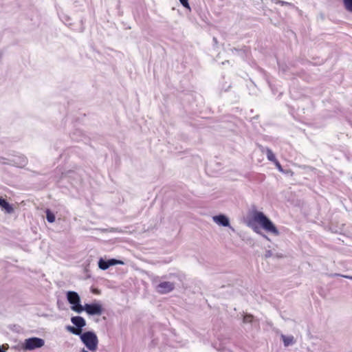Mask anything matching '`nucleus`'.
Listing matches in <instances>:
<instances>
[{
    "mask_svg": "<svg viewBox=\"0 0 352 352\" xmlns=\"http://www.w3.org/2000/svg\"><path fill=\"white\" fill-rule=\"evenodd\" d=\"M245 223L256 233H261V227L268 233L275 236L279 234V231L273 222L262 212L253 211L251 215L246 219Z\"/></svg>",
    "mask_w": 352,
    "mask_h": 352,
    "instance_id": "obj_1",
    "label": "nucleus"
},
{
    "mask_svg": "<svg viewBox=\"0 0 352 352\" xmlns=\"http://www.w3.org/2000/svg\"><path fill=\"white\" fill-rule=\"evenodd\" d=\"M82 342L90 351H94L97 349L98 340L96 335L91 331H87L80 334Z\"/></svg>",
    "mask_w": 352,
    "mask_h": 352,
    "instance_id": "obj_2",
    "label": "nucleus"
},
{
    "mask_svg": "<svg viewBox=\"0 0 352 352\" xmlns=\"http://www.w3.org/2000/svg\"><path fill=\"white\" fill-rule=\"evenodd\" d=\"M67 299L69 304L72 305V310L78 314L84 311L83 306L80 304V298L77 292L73 291L67 292Z\"/></svg>",
    "mask_w": 352,
    "mask_h": 352,
    "instance_id": "obj_3",
    "label": "nucleus"
},
{
    "mask_svg": "<svg viewBox=\"0 0 352 352\" xmlns=\"http://www.w3.org/2000/svg\"><path fill=\"white\" fill-rule=\"evenodd\" d=\"M72 322L76 327L67 326V330L75 335H80L82 328L86 325L85 320L81 316H73L71 318Z\"/></svg>",
    "mask_w": 352,
    "mask_h": 352,
    "instance_id": "obj_4",
    "label": "nucleus"
},
{
    "mask_svg": "<svg viewBox=\"0 0 352 352\" xmlns=\"http://www.w3.org/2000/svg\"><path fill=\"white\" fill-rule=\"evenodd\" d=\"M45 344L43 339L39 338H31L25 340V348L28 350H33L42 347Z\"/></svg>",
    "mask_w": 352,
    "mask_h": 352,
    "instance_id": "obj_5",
    "label": "nucleus"
},
{
    "mask_svg": "<svg viewBox=\"0 0 352 352\" xmlns=\"http://www.w3.org/2000/svg\"><path fill=\"white\" fill-rule=\"evenodd\" d=\"M84 311H85L89 315H98L100 316L103 311V308L100 304H85L83 306Z\"/></svg>",
    "mask_w": 352,
    "mask_h": 352,
    "instance_id": "obj_6",
    "label": "nucleus"
},
{
    "mask_svg": "<svg viewBox=\"0 0 352 352\" xmlns=\"http://www.w3.org/2000/svg\"><path fill=\"white\" fill-rule=\"evenodd\" d=\"M175 289L174 283L170 281H164L157 286L158 293L164 294L172 292Z\"/></svg>",
    "mask_w": 352,
    "mask_h": 352,
    "instance_id": "obj_7",
    "label": "nucleus"
},
{
    "mask_svg": "<svg viewBox=\"0 0 352 352\" xmlns=\"http://www.w3.org/2000/svg\"><path fill=\"white\" fill-rule=\"evenodd\" d=\"M118 264H123V262L122 261L114 258H111L108 261L100 259L98 262L99 267L103 270L108 269L110 266Z\"/></svg>",
    "mask_w": 352,
    "mask_h": 352,
    "instance_id": "obj_8",
    "label": "nucleus"
},
{
    "mask_svg": "<svg viewBox=\"0 0 352 352\" xmlns=\"http://www.w3.org/2000/svg\"><path fill=\"white\" fill-rule=\"evenodd\" d=\"M0 207L7 213H12L14 211L12 206L4 199L0 197Z\"/></svg>",
    "mask_w": 352,
    "mask_h": 352,
    "instance_id": "obj_9",
    "label": "nucleus"
},
{
    "mask_svg": "<svg viewBox=\"0 0 352 352\" xmlns=\"http://www.w3.org/2000/svg\"><path fill=\"white\" fill-rule=\"evenodd\" d=\"M281 338H282V340L284 343V345L285 346H288L289 345H292L295 343V341H294V338L293 336H285V335H282L281 336Z\"/></svg>",
    "mask_w": 352,
    "mask_h": 352,
    "instance_id": "obj_10",
    "label": "nucleus"
},
{
    "mask_svg": "<svg viewBox=\"0 0 352 352\" xmlns=\"http://www.w3.org/2000/svg\"><path fill=\"white\" fill-rule=\"evenodd\" d=\"M221 226H229L231 231L234 232V228H232V227L230 226L228 218H227L226 216H224L223 214H221Z\"/></svg>",
    "mask_w": 352,
    "mask_h": 352,
    "instance_id": "obj_11",
    "label": "nucleus"
},
{
    "mask_svg": "<svg viewBox=\"0 0 352 352\" xmlns=\"http://www.w3.org/2000/svg\"><path fill=\"white\" fill-rule=\"evenodd\" d=\"M266 155H267V159L270 161L273 162L276 161V157L271 149H270V148L267 149Z\"/></svg>",
    "mask_w": 352,
    "mask_h": 352,
    "instance_id": "obj_12",
    "label": "nucleus"
},
{
    "mask_svg": "<svg viewBox=\"0 0 352 352\" xmlns=\"http://www.w3.org/2000/svg\"><path fill=\"white\" fill-rule=\"evenodd\" d=\"M46 218L50 223H53L55 221V215L50 210L46 211Z\"/></svg>",
    "mask_w": 352,
    "mask_h": 352,
    "instance_id": "obj_13",
    "label": "nucleus"
},
{
    "mask_svg": "<svg viewBox=\"0 0 352 352\" xmlns=\"http://www.w3.org/2000/svg\"><path fill=\"white\" fill-rule=\"evenodd\" d=\"M254 320V316L251 314H245L243 316V323H252Z\"/></svg>",
    "mask_w": 352,
    "mask_h": 352,
    "instance_id": "obj_14",
    "label": "nucleus"
},
{
    "mask_svg": "<svg viewBox=\"0 0 352 352\" xmlns=\"http://www.w3.org/2000/svg\"><path fill=\"white\" fill-rule=\"evenodd\" d=\"M346 9L352 12V0H344Z\"/></svg>",
    "mask_w": 352,
    "mask_h": 352,
    "instance_id": "obj_15",
    "label": "nucleus"
},
{
    "mask_svg": "<svg viewBox=\"0 0 352 352\" xmlns=\"http://www.w3.org/2000/svg\"><path fill=\"white\" fill-rule=\"evenodd\" d=\"M179 1L182 4V6L186 8H190L188 0H179Z\"/></svg>",
    "mask_w": 352,
    "mask_h": 352,
    "instance_id": "obj_16",
    "label": "nucleus"
},
{
    "mask_svg": "<svg viewBox=\"0 0 352 352\" xmlns=\"http://www.w3.org/2000/svg\"><path fill=\"white\" fill-rule=\"evenodd\" d=\"M273 256V253L271 250H266L264 254L265 258H268Z\"/></svg>",
    "mask_w": 352,
    "mask_h": 352,
    "instance_id": "obj_17",
    "label": "nucleus"
},
{
    "mask_svg": "<svg viewBox=\"0 0 352 352\" xmlns=\"http://www.w3.org/2000/svg\"><path fill=\"white\" fill-rule=\"evenodd\" d=\"M277 3L280 4L281 6H292V3L283 1H278Z\"/></svg>",
    "mask_w": 352,
    "mask_h": 352,
    "instance_id": "obj_18",
    "label": "nucleus"
},
{
    "mask_svg": "<svg viewBox=\"0 0 352 352\" xmlns=\"http://www.w3.org/2000/svg\"><path fill=\"white\" fill-rule=\"evenodd\" d=\"M274 164L276 165V166L277 167V168L280 171V172H283V168L281 167V165L280 164V163L276 160V162H274Z\"/></svg>",
    "mask_w": 352,
    "mask_h": 352,
    "instance_id": "obj_19",
    "label": "nucleus"
},
{
    "mask_svg": "<svg viewBox=\"0 0 352 352\" xmlns=\"http://www.w3.org/2000/svg\"><path fill=\"white\" fill-rule=\"evenodd\" d=\"M213 219L217 224H220V215L213 217Z\"/></svg>",
    "mask_w": 352,
    "mask_h": 352,
    "instance_id": "obj_20",
    "label": "nucleus"
},
{
    "mask_svg": "<svg viewBox=\"0 0 352 352\" xmlns=\"http://www.w3.org/2000/svg\"><path fill=\"white\" fill-rule=\"evenodd\" d=\"M344 277L352 280V276H344Z\"/></svg>",
    "mask_w": 352,
    "mask_h": 352,
    "instance_id": "obj_21",
    "label": "nucleus"
},
{
    "mask_svg": "<svg viewBox=\"0 0 352 352\" xmlns=\"http://www.w3.org/2000/svg\"><path fill=\"white\" fill-rule=\"evenodd\" d=\"M0 352H6L1 346H0Z\"/></svg>",
    "mask_w": 352,
    "mask_h": 352,
    "instance_id": "obj_22",
    "label": "nucleus"
}]
</instances>
